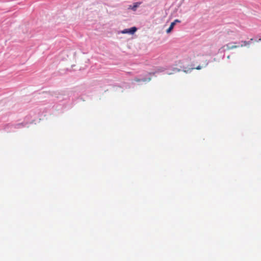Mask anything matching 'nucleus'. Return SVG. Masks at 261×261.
<instances>
[{"label":"nucleus","mask_w":261,"mask_h":261,"mask_svg":"<svg viewBox=\"0 0 261 261\" xmlns=\"http://www.w3.org/2000/svg\"><path fill=\"white\" fill-rule=\"evenodd\" d=\"M242 44L241 45H230V44H226V47L227 50H231L234 48H238L239 47H243L244 46H249L250 44V41H242Z\"/></svg>","instance_id":"obj_1"},{"label":"nucleus","mask_w":261,"mask_h":261,"mask_svg":"<svg viewBox=\"0 0 261 261\" xmlns=\"http://www.w3.org/2000/svg\"><path fill=\"white\" fill-rule=\"evenodd\" d=\"M137 31L136 27H132L130 29H124L121 32L122 34H134Z\"/></svg>","instance_id":"obj_2"},{"label":"nucleus","mask_w":261,"mask_h":261,"mask_svg":"<svg viewBox=\"0 0 261 261\" xmlns=\"http://www.w3.org/2000/svg\"><path fill=\"white\" fill-rule=\"evenodd\" d=\"M177 22H180V21L178 19H175L173 22H172L169 28L167 30L166 32L167 33H169L171 32V31L173 29L174 25H175L176 23Z\"/></svg>","instance_id":"obj_3"},{"label":"nucleus","mask_w":261,"mask_h":261,"mask_svg":"<svg viewBox=\"0 0 261 261\" xmlns=\"http://www.w3.org/2000/svg\"><path fill=\"white\" fill-rule=\"evenodd\" d=\"M141 2L135 3H134L133 5H129L128 9L135 11L137 10V8L141 5Z\"/></svg>","instance_id":"obj_4"},{"label":"nucleus","mask_w":261,"mask_h":261,"mask_svg":"<svg viewBox=\"0 0 261 261\" xmlns=\"http://www.w3.org/2000/svg\"><path fill=\"white\" fill-rule=\"evenodd\" d=\"M202 68V66H198L197 67H196L195 68V69H197V70H200Z\"/></svg>","instance_id":"obj_5"},{"label":"nucleus","mask_w":261,"mask_h":261,"mask_svg":"<svg viewBox=\"0 0 261 261\" xmlns=\"http://www.w3.org/2000/svg\"><path fill=\"white\" fill-rule=\"evenodd\" d=\"M135 81L138 82H140V81H141V80H140V79H135Z\"/></svg>","instance_id":"obj_6"}]
</instances>
